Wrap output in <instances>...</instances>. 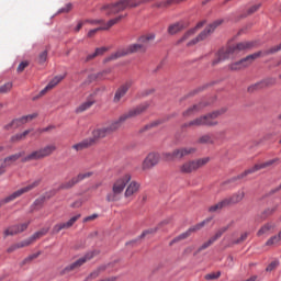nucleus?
I'll return each mask as SVG.
<instances>
[{"instance_id": "22", "label": "nucleus", "mask_w": 281, "mask_h": 281, "mask_svg": "<svg viewBox=\"0 0 281 281\" xmlns=\"http://www.w3.org/2000/svg\"><path fill=\"white\" fill-rule=\"evenodd\" d=\"M128 89H131V82H125L121 87H119L114 93L113 102L114 104L120 103L122 98L128 93Z\"/></svg>"}, {"instance_id": "57", "label": "nucleus", "mask_w": 281, "mask_h": 281, "mask_svg": "<svg viewBox=\"0 0 281 281\" xmlns=\"http://www.w3.org/2000/svg\"><path fill=\"white\" fill-rule=\"evenodd\" d=\"M260 3H258V4H254L252 7H250L249 9H248V11H247V15H249V14H254V13H256V12H258V10H260Z\"/></svg>"}, {"instance_id": "1", "label": "nucleus", "mask_w": 281, "mask_h": 281, "mask_svg": "<svg viewBox=\"0 0 281 281\" xmlns=\"http://www.w3.org/2000/svg\"><path fill=\"white\" fill-rule=\"evenodd\" d=\"M254 47V42H240L235 46H228L227 48H222L218 50L215 59L212 61V66L216 67L220 63L224 60H234L240 52H246V49H251Z\"/></svg>"}, {"instance_id": "25", "label": "nucleus", "mask_w": 281, "mask_h": 281, "mask_svg": "<svg viewBox=\"0 0 281 281\" xmlns=\"http://www.w3.org/2000/svg\"><path fill=\"white\" fill-rule=\"evenodd\" d=\"M245 199V189H240L235 192L232 196L225 198L227 205H236Z\"/></svg>"}, {"instance_id": "6", "label": "nucleus", "mask_w": 281, "mask_h": 281, "mask_svg": "<svg viewBox=\"0 0 281 281\" xmlns=\"http://www.w3.org/2000/svg\"><path fill=\"white\" fill-rule=\"evenodd\" d=\"M56 144H48L42 148L35 149L22 158V164H30V161H41L52 157L56 153Z\"/></svg>"}, {"instance_id": "10", "label": "nucleus", "mask_w": 281, "mask_h": 281, "mask_svg": "<svg viewBox=\"0 0 281 281\" xmlns=\"http://www.w3.org/2000/svg\"><path fill=\"white\" fill-rule=\"evenodd\" d=\"M223 20H216L213 23L209 24L205 30H203L195 38L188 42V47H192V45H196V43H201L202 41H205L209 36L214 34V31L218 25H222Z\"/></svg>"}, {"instance_id": "27", "label": "nucleus", "mask_w": 281, "mask_h": 281, "mask_svg": "<svg viewBox=\"0 0 281 281\" xmlns=\"http://www.w3.org/2000/svg\"><path fill=\"white\" fill-rule=\"evenodd\" d=\"M23 155H25V151H19L16 154L5 157L4 159H0V161L2 162L4 168H8L12 166V164H15V161H19V159H21Z\"/></svg>"}, {"instance_id": "30", "label": "nucleus", "mask_w": 281, "mask_h": 281, "mask_svg": "<svg viewBox=\"0 0 281 281\" xmlns=\"http://www.w3.org/2000/svg\"><path fill=\"white\" fill-rule=\"evenodd\" d=\"M111 74V68L102 70L100 72L91 74L88 76V82H95V80H104V77Z\"/></svg>"}, {"instance_id": "2", "label": "nucleus", "mask_w": 281, "mask_h": 281, "mask_svg": "<svg viewBox=\"0 0 281 281\" xmlns=\"http://www.w3.org/2000/svg\"><path fill=\"white\" fill-rule=\"evenodd\" d=\"M227 113V108H221L211 113L201 115L192 121H189L182 125L183 128H192L199 126H218L217 117L225 115Z\"/></svg>"}, {"instance_id": "42", "label": "nucleus", "mask_w": 281, "mask_h": 281, "mask_svg": "<svg viewBox=\"0 0 281 281\" xmlns=\"http://www.w3.org/2000/svg\"><path fill=\"white\" fill-rule=\"evenodd\" d=\"M181 1H186V0H167L160 3H156L155 8H168V5H172V3H181Z\"/></svg>"}, {"instance_id": "16", "label": "nucleus", "mask_w": 281, "mask_h": 281, "mask_svg": "<svg viewBox=\"0 0 281 281\" xmlns=\"http://www.w3.org/2000/svg\"><path fill=\"white\" fill-rule=\"evenodd\" d=\"M36 117H38V113L35 112L33 114L14 119L13 121H11V123L7 124L4 128L5 131H10V128H21V126H24V124L32 122V120H36Z\"/></svg>"}, {"instance_id": "58", "label": "nucleus", "mask_w": 281, "mask_h": 281, "mask_svg": "<svg viewBox=\"0 0 281 281\" xmlns=\"http://www.w3.org/2000/svg\"><path fill=\"white\" fill-rule=\"evenodd\" d=\"M74 8V4L67 3L65 7H63L58 12L59 14L71 12V9Z\"/></svg>"}, {"instance_id": "63", "label": "nucleus", "mask_w": 281, "mask_h": 281, "mask_svg": "<svg viewBox=\"0 0 281 281\" xmlns=\"http://www.w3.org/2000/svg\"><path fill=\"white\" fill-rule=\"evenodd\" d=\"M82 199H79V200H76L71 205L70 207H75V209H78V207H82Z\"/></svg>"}, {"instance_id": "43", "label": "nucleus", "mask_w": 281, "mask_h": 281, "mask_svg": "<svg viewBox=\"0 0 281 281\" xmlns=\"http://www.w3.org/2000/svg\"><path fill=\"white\" fill-rule=\"evenodd\" d=\"M276 212V207H268L260 215L259 218L260 221H265L268 216H271Z\"/></svg>"}, {"instance_id": "35", "label": "nucleus", "mask_w": 281, "mask_h": 281, "mask_svg": "<svg viewBox=\"0 0 281 281\" xmlns=\"http://www.w3.org/2000/svg\"><path fill=\"white\" fill-rule=\"evenodd\" d=\"M229 205L227 204V200H222L221 202L212 205L209 207V212H220V210H223V207H228Z\"/></svg>"}, {"instance_id": "55", "label": "nucleus", "mask_w": 281, "mask_h": 281, "mask_svg": "<svg viewBox=\"0 0 281 281\" xmlns=\"http://www.w3.org/2000/svg\"><path fill=\"white\" fill-rule=\"evenodd\" d=\"M30 245H32V239H30V237L18 243L19 249H23V247H30Z\"/></svg>"}, {"instance_id": "5", "label": "nucleus", "mask_w": 281, "mask_h": 281, "mask_svg": "<svg viewBox=\"0 0 281 281\" xmlns=\"http://www.w3.org/2000/svg\"><path fill=\"white\" fill-rule=\"evenodd\" d=\"M133 179V176L131 173H125L119 179H116L112 186V192L106 194V201L108 203H116V201H120L122 199V193L124 192V189L128 183H131V180Z\"/></svg>"}, {"instance_id": "21", "label": "nucleus", "mask_w": 281, "mask_h": 281, "mask_svg": "<svg viewBox=\"0 0 281 281\" xmlns=\"http://www.w3.org/2000/svg\"><path fill=\"white\" fill-rule=\"evenodd\" d=\"M273 85H276V79H273V78L263 79V80L248 87V91L250 93H254V91H258V90L265 89L267 87H273Z\"/></svg>"}, {"instance_id": "64", "label": "nucleus", "mask_w": 281, "mask_h": 281, "mask_svg": "<svg viewBox=\"0 0 281 281\" xmlns=\"http://www.w3.org/2000/svg\"><path fill=\"white\" fill-rule=\"evenodd\" d=\"M166 225H170V218H166V220L161 221V222L157 225V227H158V229H161V227H166Z\"/></svg>"}, {"instance_id": "46", "label": "nucleus", "mask_w": 281, "mask_h": 281, "mask_svg": "<svg viewBox=\"0 0 281 281\" xmlns=\"http://www.w3.org/2000/svg\"><path fill=\"white\" fill-rule=\"evenodd\" d=\"M43 203H45V196L36 199L33 203V210H41V207H43Z\"/></svg>"}, {"instance_id": "29", "label": "nucleus", "mask_w": 281, "mask_h": 281, "mask_svg": "<svg viewBox=\"0 0 281 281\" xmlns=\"http://www.w3.org/2000/svg\"><path fill=\"white\" fill-rule=\"evenodd\" d=\"M203 106H205V104L203 103H198V104H194L190 108H188L183 113V117H192V115H196V113H199Z\"/></svg>"}, {"instance_id": "54", "label": "nucleus", "mask_w": 281, "mask_h": 281, "mask_svg": "<svg viewBox=\"0 0 281 281\" xmlns=\"http://www.w3.org/2000/svg\"><path fill=\"white\" fill-rule=\"evenodd\" d=\"M279 266H280V261L274 260L271 263H269V266L266 268V271L271 272V271L278 269Z\"/></svg>"}, {"instance_id": "51", "label": "nucleus", "mask_w": 281, "mask_h": 281, "mask_svg": "<svg viewBox=\"0 0 281 281\" xmlns=\"http://www.w3.org/2000/svg\"><path fill=\"white\" fill-rule=\"evenodd\" d=\"M38 256H41V252H35L33 255H30L29 257H26L23 261L22 265H27V262H32V260H36V258H38Z\"/></svg>"}, {"instance_id": "11", "label": "nucleus", "mask_w": 281, "mask_h": 281, "mask_svg": "<svg viewBox=\"0 0 281 281\" xmlns=\"http://www.w3.org/2000/svg\"><path fill=\"white\" fill-rule=\"evenodd\" d=\"M280 164V158H273L270 160H267L265 162H259L255 165L252 168L245 170L243 173L237 176V179H245L248 175H254V172H258V170H265L267 168H274V166H278Z\"/></svg>"}, {"instance_id": "62", "label": "nucleus", "mask_w": 281, "mask_h": 281, "mask_svg": "<svg viewBox=\"0 0 281 281\" xmlns=\"http://www.w3.org/2000/svg\"><path fill=\"white\" fill-rule=\"evenodd\" d=\"M108 47H100V48H97L95 52H94V56H102L103 54H105V52H108Z\"/></svg>"}, {"instance_id": "9", "label": "nucleus", "mask_w": 281, "mask_h": 281, "mask_svg": "<svg viewBox=\"0 0 281 281\" xmlns=\"http://www.w3.org/2000/svg\"><path fill=\"white\" fill-rule=\"evenodd\" d=\"M210 161V157L189 160L180 166V172H182V175H192V172H196V170L203 168V166H207Z\"/></svg>"}, {"instance_id": "20", "label": "nucleus", "mask_w": 281, "mask_h": 281, "mask_svg": "<svg viewBox=\"0 0 281 281\" xmlns=\"http://www.w3.org/2000/svg\"><path fill=\"white\" fill-rule=\"evenodd\" d=\"M29 225L30 222L10 226L4 229L3 237L8 238V236H16V234H22V232H25V229H27Z\"/></svg>"}, {"instance_id": "4", "label": "nucleus", "mask_w": 281, "mask_h": 281, "mask_svg": "<svg viewBox=\"0 0 281 281\" xmlns=\"http://www.w3.org/2000/svg\"><path fill=\"white\" fill-rule=\"evenodd\" d=\"M150 1L153 0H140L138 2H133V0H120L116 3L101 7V12L105 14V16H113V14H120V12H124L126 8H137V5H142V3H150Z\"/></svg>"}, {"instance_id": "13", "label": "nucleus", "mask_w": 281, "mask_h": 281, "mask_svg": "<svg viewBox=\"0 0 281 281\" xmlns=\"http://www.w3.org/2000/svg\"><path fill=\"white\" fill-rule=\"evenodd\" d=\"M227 229H229V225L218 228L216 231V233L214 234V236L210 237L209 240L204 241L196 249V251L193 254V256H199V254H201V251H205V249H209V247H212V245H214L216 243V240H218V238H221V236H223L225 234V232H227Z\"/></svg>"}, {"instance_id": "36", "label": "nucleus", "mask_w": 281, "mask_h": 281, "mask_svg": "<svg viewBox=\"0 0 281 281\" xmlns=\"http://www.w3.org/2000/svg\"><path fill=\"white\" fill-rule=\"evenodd\" d=\"M190 236H192V233L190 229H188L187 232L180 234L179 236H177L176 238H173L170 241V246L175 245V243H181V240H186V238H190Z\"/></svg>"}, {"instance_id": "18", "label": "nucleus", "mask_w": 281, "mask_h": 281, "mask_svg": "<svg viewBox=\"0 0 281 281\" xmlns=\"http://www.w3.org/2000/svg\"><path fill=\"white\" fill-rule=\"evenodd\" d=\"M160 159L161 157L157 153L148 154L143 161V165H142L143 170H150V168H155V166L159 164Z\"/></svg>"}, {"instance_id": "56", "label": "nucleus", "mask_w": 281, "mask_h": 281, "mask_svg": "<svg viewBox=\"0 0 281 281\" xmlns=\"http://www.w3.org/2000/svg\"><path fill=\"white\" fill-rule=\"evenodd\" d=\"M247 236H249V233L241 234L237 240L233 241V245H240V243H245V240H247Z\"/></svg>"}, {"instance_id": "40", "label": "nucleus", "mask_w": 281, "mask_h": 281, "mask_svg": "<svg viewBox=\"0 0 281 281\" xmlns=\"http://www.w3.org/2000/svg\"><path fill=\"white\" fill-rule=\"evenodd\" d=\"M122 19H124V15H119L112 20H110L105 26H101L102 30H111V27H113V25H116V23H120L122 21Z\"/></svg>"}, {"instance_id": "26", "label": "nucleus", "mask_w": 281, "mask_h": 281, "mask_svg": "<svg viewBox=\"0 0 281 281\" xmlns=\"http://www.w3.org/2000/svg\"><path fill=\"white\" fill-rule=\"evenodd\" d=\"M65 80V76H56L52 81L48 82V85L40 92L38 98H43L47 91H52L54 87H56L58 83L63 82Z\"/></svg>"}, {"instance_id": "45", "label": "nucleus", "mask_w": 281, "mask_h": 281, "mask_svg": "<svg viewBox=\"0 0 281 281\" xmlns=\"http://www.w3.org/2000/svg\"><path fill=\"white\" fill-rule=\"evenodd\" d=\"M157 232H159L158 226H156L154 228L146 229L140 234L139 238H146V236H148L149 234H157Z\"/></svg>"}, {"instance_id": "50", "label": "nucleus", "mask_w": 281, "mask_h": 281, "mask_svg": "<svg viewBox=\"0 0 281 281\" xmlns=\"http://www.w3.org/2000/svg\"><path fill=\"white\" fill-rule=\"evenodd\" d=\"M278 52H281V43L277 46H272L271 48L265 50L263 54L269 55V54H278Z\"/></svg>"}, {"instance_id": "38", "label": "nucleus", "mask_w": 281, "mask_h": 281, "mask_svg": "<svg viewBox=\"0 0 281 281\" xmlns=\"http://www.w3.org/2000/svg\"><path fill=\"white\" fill-rule=\"evenodd\" d=\"M47 232H49V228H42L41 231L36 232L29 238L31 239L32 244L36 243V240H38V238H43V236H45V234H47Z\"/></svg>"}, {"instance_id": "52", "label": "nucleus", "mask_w": 281, "mask_h": 281, "mask_svg": "<svg viewBox=\"0 0 281 281\" xmlns=\"http://www.w3.org/2000/svg\"><path fill=\"white\" fill-rule=\"evenodd\" d=\"M38 256H41V252H35L33 255H30L29 257H26L23 261L22 265H27V262H32V260H36V258H38Z\"/></svg>"}, {"instance_id": "48", "label": "nucleus", "mask_w": 281, "mask_h": 281, "mask_svg": "<svg viewBox=\"0 0 281 281\" xmlns=\"http://www.w3.org/2000/svg\"><path fill=\"white\" fill-rule=\"evenodd\" d=\"M9 91H12V82L0 86V93H9Z\"/></svg>"}, {"instance_id": "37", "label": "nucleus", "mask_w": 281, "mask_h": 281, "mask_svg": "<svg viewBox=\"0 0 281 281\" xmlns=\"http://www.w3.org/2000/svg\"><path fill=\"white\" fill-rule=\"evenodd\" d=\"M47 232H49V228H42L41 231L36 232L29 238L31 239L32 244L36 243V240H38V238H43V236H45V234H47Z\"/></svg>"}, {"instance_id": "31", "label": "nucleus", "mask_w": 281, "mask_h": 281, "mask_svg": "<svg viewBox=\"0 0 281 281\" xmlns=\"http://www.w3.org/2000/svg\"><path fill=\"white\" fill-rule=\"evenodd\" d=\"M203 25H205V22H199L195 27L190 29L187 33H184V35L179 40V43H183L191 36H194V34H196V30H201Z\"/></svg>"}, {"instance_id": "41", "label": "nucleus", "mask_w": 281, "mask_h": 281, "mask_svg": "<svg viewBox=\"0 0 281 281\" xmlns=\"http://www.w3.org/2000/svg\"><path fill=\"white\" fill-rule=\"evenodd\" d=\"M196 144H214V139L212 138V135L204 134L198 138Z\"/></svg>"}, {"instance_id": "44", "label": "nucleus", "mask_w": 281, "mask_h": 281, "mask_svg": "<svg viewBox=\"0 0 281 281\" xmlns=\"http://www.w3.org/2000/svg\"><path fill=\"white\" fill-rule=\"evenodd\" d=\"M271 229H273V225L271 224H266L263 225L257 233V236H262L265 234H267L268 232H271Z\"/></svg>"}, {"instance_id": "17", "label": "nucleus", "mask_w": 281, "mask_h": 281, "mask_svg": "<svg viewBox=\"0 0 281 281\" xmlns=\"http://www.w3.org/2000/svg\"><path fill=\"white\" fill-rule=\"evenodd\" d=\"M81 216H82L81 214H77L72 216L70 220H68L67 222L56 224L53 227V234H60L63 229H70V227H74V225H76V223L81 218Z\"/></svg>"}, {"instance_id": "3", "label": "nucleus", "mask_w": 281, "mask_h": 281, "mask_svg": "<svg viewBox=\"0 0 281 281\" xmlns=\"http://www.w3.org/2000/svg\"><path fill=\"white\" fill-rule=\"evenodd\" d=\"M150 108V102H144L140 103L139 105L131 109L128 112L125 114L121 115L119 120L113 121L110 125L105 126L108 133L111 135V133H115L126 120H133V117H138V115H144L146 111Z\"/></svg>"}, {"instance_id": "49", "label": "nucleus", "mask_w": 281, "mask_h": 281, "mask_svg": "<svg viewBox=\"0 0 281 281\" xmlns=\"http://www.w3.org/2000/svg\"><path fill=\"white\" fill-rule=\"evenodd\" d=\"M218 278H221V271L205 274L204 280H218Z\"/></svg>"}, {"instance_id": "47", "label": "nucleus", "mask_w": 281, "mask_h": 281, "mask_svg": "<svg viewBox=\"0 0 281 281\" xmlns=\"http://www.w3.org/2000/svg\"><path fill=\"white\" fill-rule=\"evenodd\" d=\"M206 223H207L206 221H203V222L190 227L189 229L191 231V234H193V232H199V231L203 229V227H205Z\"/></svg>"}, {"instance_id": "39", "label": "nucleus", "mask_w": 281, "mask_h": 281, "mask_svg": "<svg viewBox=\"0 0 281 281\" xmlns=\"http://www.w3.org/2000/svg\"><path fill=\"white\" fill-rule=\"evenodd\" d=\"M32 133V130H25L22 133L15 134L11 137V142H21L22 139H25L29 134Z\"/></svg>"}, {"instance_id": "32", "label": "nucleus", "mask_w": 281, "mask_h": 281, "mask_svg": "<svg viewBox=\"0 0 281 281\" xmlns=\"http://www.w3.org/2000/svg\"><path fill=\"white\" fill-rule=\"evenodd\" d=\"M89 146H93V139L86 138L82 142L72 145V148L78 153L80 150H85V148H89Z\"/></svg>"}, {"instance_id": "53", "label": "nucleus", "mask_w": 281, "mask_h": 281, "mask_svg": "<svg viewBox=\"0 0 281 281\" xmlns=\"http://www.w3.org/2000/svg\"><path fill=\"white\" fill-rule=\"evenodd\" d=\"M162 157H164L165 161H175V159H177V156H175V151L165 153V154H162Z\"/></svg>"}, {"instance_id": "34", "label": "nucleus", "mask_w": 281, "mask_h": 281, "mask_svg": "<svg viewBox=\"0 0 281 281\" xmlns=\"http://www.w3.org/2000/svg\"><path fill=\"white\" fill-rule=\"evenodd\" d=\"M182 30H186V25L181 22H177L175 24L169 25L168 27V34L175 35L179 34Z\"/></svg>"}, {"instance_id": "61", "label": "nucleus", "mask_w": 281, "mask_h": 281, "mask_svg": "<svg viewBox=\"0 0 281 281\" xmlns=\"http://www.w3.org/2000/svg\"><path fill=\"white\" fill-rule=\"evenodd\" d=\"M98 216H99L98 213L87 216L83 218V223H91V222L95 221V218H98Z\"/></svg>"}, {"instance_id": "8", "label": "nucleus", "mask_w": 281, "mask_h": 281, "mask_svg": "<svg viewBox=\"0 0 281 281\" xmlns=\"http://www.w3.org/2000/svg\"><path fill=\"white\" fill-rule=\"evenodd\" d=\"M41 186V179L34 180L33 182L29 183L26 187L19 189L18 191L13 192L9 196L0 200V207L7 205V203H12V201L19 199V196H23V194H27V192H32L35 188Z\"/></svg>"}, {"instance_id": "59", "label": "nucleus", "mask_w": 281, "mask_h": 281, "mask_svg": "<svg viewBox=\"0 0 281 281\" xmlns=\"http://www.w3.org/2000/svg\"><path fill=\"white\" fill-rule=\"evenodd\" d=\"M45 60H47V50L42 52L38 56V63L41 65H43V63H45Z\"/></svg>"}, {"instance_id": "60", "label": "nucleus", "mask_w": 281, "mask_h": 281, "mask_svg": "<svg viewBox=\"0 0 281 281\" xmlns=\"http://www.w3.org/2000/svg\"><path fill=\"white\" fill-rule=\"evenodd\" d=\"M148 41H155V36L153 34H150V35L142 36L139 38L140 43H148Z\"/></svg>"}, {"instance_id": "15", "label": "nucleus", "mask_w": 281, "mask_h": 281, "mask_svg": "<svg viewBox=\"0 0 281 281\" xmlns=\"http://www.w3.org/2000/svg\"><path fill=\"white\" fill-rule=\"evenodd\" d=\"M91 177H93L92 171L79 173L78 176L74 177L71 180H68V181L61 183L59 186V190H71V188H74V186H78V183H80V181H85V179H89Z\"/></svg>"}, {"instance_id": "33", "label": "nucleus", "mask_w": 281, "mask_h": 281, "mask_svg": "<svg viewBox=\"0 0 281 281\" xmlns=\"http://www.w3.org/2000/svg\"><path fill=\"white\" fill-rule=\"evenodd\" d=\"M109 267V265H101L99 266L94 271H92L87 278L86 281H90V280H95V278L100 277V273H102L103 271H106V268Z\"/></svg>"}, {"instance_id": "7", "label": "nucleus", "mask_w": 281, "mask_h": 281, "mask_svg": "<svg viewBox=\"0 0 281 281\" xmlns=\"http://www.w3.org/2000/svg\"><path fill=\"white\" fill-rule=\"evenodd\" d=\"M146 45L144 44H132L127 48H121L106 57L103 63H111V60H117V58H122L124 56H128V54H145Z\"/></svg>"}, {"instance_id": "19", "label": "nucleus", "mask_w": 281, "mask_h": 281, "mask_svg": "<svg viewBox=\"0 0 281 281\" xmlns=\"http://www.w3.org/2000/svg\"><path fill=\"white\" fill-rule=\"evenodd\" d=\"M139 188H142L139 182L135 180L131 181L125 189L124 198L127 199V201H133V199H135V194L139 192Z\"/></svg>"}, {"instance_id": "23", "label": "nucleus", "mask_w": 281, "mask_h": 281, "mask_svg": "<svg viewBox=\"0 0 281 281\" xmlns=\"http://www.w3.org/2000/svg\"><path fill=\"white\" fill-rule=\"evenodd\" d=\"M194 153H196V147H181L173 150V157H176V159H183V157L194 155Z\"/></svg>"}, {"instance_id": "28", "label": "nucleus", "mask_w": 281, "mask_h": 281, "mask_svg": "<svg viewBox=\"0 0 281 281\" xmlns=\"http://www.w3.org/2000/svg\"><path fill=\"white\" fill-rule=\"evenodd\" d=\"M106 135L109 134V130H106V127H101V128H97L92 132V137H90L89 139H93V144H95V142H98V139H104V137H106Z\"/></svg>"}, {"instance_id": "12", "label": "nucleus", "mask_w": 281, "mask_h": 281, "mask_svg": "<svg viewBox=\"0 0 281 281\" xmlns=\"http://www.w3.org/2000/svg\"><path fill=\"white\" fill-rule=\"evenodd\" d=\"M98 251L93 250L90 251L88 254H86L83 257L79 258L77 261L72 262L71 265H69L68 267L64 268L60 271V276H67V273L79 269V267H82V265H85V262H89V260H93V258H95V256H98Z\"/></svg>"}, {"instance_id": "24", "label": "nucleus", "mask_w": 281, "mask_h": 281, "mask_svg": "<svg viewBox=\"0 0 281 281\" xmlns=\"http://www.w3.org/2000/svg\"><path fill=\"white\" fill-rule=\"evenodd\" d=\"M93 104H95V98L90 94L85 102L76 108L75 113H85V111H89Z\"/></svg>"}, {"instance_id": "14", "label": "nucleus", "mask_w": 281, "mask_h": 281, "mask_svg": "<svg viewBox=\"0 0 281 281\" xmlns=\"http://www.w3.org/2000/svg\"><path fill=\"white\" fill-rule=\"evenodd\" d=\"M261 54H262L261 52H258L252 55H248L246 58H243L239 61H235L231 64L228 67L231 71H240V69H245L246 67H249V65H251V63H254L256 58H260Z\"/></svg>"}]
</instances>
